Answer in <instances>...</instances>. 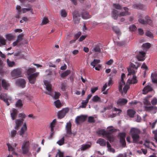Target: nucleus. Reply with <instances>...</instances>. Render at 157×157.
<instances>
[{
	"label": "nucleus",
	"instance_id": "obj_25",
	"mask_svg": "<svg viewBox=\"0 0 157 157\" xmlns=\"http://www.w3.org/2000/svg\"><path fill=\"white\" fill-rule=\"evenodd\" d=\"M97 144H99L101 146H106V141L102 138L99 139L97 141Z\"/></svg>",
	"mask_w": 157,
	"mask_h": 157
},
{
	"label": "nucleus",
	"instance_id": "obj_54",
	"mask_svg": "<svg viewBox=\"0 0 157 157\" xmlns=\"http://www.w3.org/2000/svg\"><path fill=\"white\" fill-rule=\"evenodd\" d=\"M143 47L147 48H149L151 47V44L149 43H147L143 44Z\"/></svg>",
	"mask_w": 157,
	"mask_h": 157
},
{
	"label": "nucleus",
	"instance_id": "obj_32",
	"mask_svg": "<svg viewBox=\"0 0 157 157\" xmlns=\"http://www.w3.org/2000/svg\"><path fill=\"white\" fill-rule=\"evenodd\" d=\"M7 63L9 67H12L15 66V63L13 61H10L9 59H7Z\"/></svg>",
	"mask_w": 157,
	"mask_h": 157
},
{
	"label": "nucleus",
	"instance_id": "obj_1",
	"mask_svg": "<svg viewBox=\"0 0 157 157\" xmlns=\"http://www.w3.org/2000/svg\"><path fill=\"white\" fill-rule=\"evenodd\" d=\"M130 133L133 139L132 142L134 143H137L140 139L139 134L140 132L139 129L135 128L131 129Z\"/></svg>",
	"mask_w": 157,
	"mask_h": 157
},
{
	"label": "nucleus",
	"instance_id": "obj_15",
	"mask_svg": "<svg viewBox=\"0 0 157 157\" xmlns=\"http://www.w3.org/2000/svg\"><path fill=\"white\" fill-rule=\"evenodd\" d=\"M145 54L146 53L144 52H140L136 57L138 60L143 61L145 59L144 57Z\"/></svg>",
	"mask_w": 157,
	"mask_h": 157
},
{
	"label": "nucleus",
	"instance_id": "obj_34",
	"mask_svg": "<svg viewBox=\"0 0 157 157\" xmlns=\"http://www.w3.org/2000/svg\"><path fill=\"white\" fill-rule=\"evenodd\" d=\"M100 59H94L93 61L90 63V65L94 68L96 65L100 63Z\"/></svg>",
	"mask_w": 157,
	"mask_h": 157
},
{
	"label": "nucleus",
	"instance_id": "obj_3",
	"mask_svg": "<svg viewBox=\"0 0 157 157\" xmlns=\"http://www.w3.org/2000/svg\"><path fill=\"white\" fill-rule=\"evenodd\" d=\"M71 124L70 122L67 123L65 127L66 134L65 136L69 138L71 137L72 135H73V137L75 136V134L72 132L71 130Z\"/></svg>",
	"mask_w": 157,
	"mask_h": 157
},
{
	"label": "nucleus",
	"instance_id": "obj_44",
	"mask_svg": "<svg viewBox=\"0 0 157 157\" xmlns=\"http://www.w3.org/2000/svg\"><path fill=\"white\" fill-rule=\"evenodd\" d=\"M113 7L118 10H120L122 8L121 6L118 4H113Z\"/></svg>",
	"mask_w": 157,
	"mask_h": 157
},
{
	"label": "nucleus",
	"instance_id": "obj_9",
	"mask_svg": "<svg viewBox=\"0 0 157 157\" xmlns=\"http://www.w3.org/2000/svg\"><path fill=\"white\" fill-rule=\"evenodd\" d=\"M120 139V143L121 144L123 147H125L126 145L125 138L126 136V134L124 132L120 133L119 134Z\"/></svg>",
	"mask_w": 157,
	"mask_h": 157
},
{
	"label": "nucleus",
	"instance_id": "obj_63",
	"mask_svg": "<svg viewBox=\"0 0 157 157\" xmlns=\"http://www.w3.org/2000/svg\"><path fill=\"white\" fill-rule=\"evenodd\" d=\"M56 122V119L53 120L50 123V127H55Z\"/></svg>",
	"mask_w": 157,
	"mask_h": 157
},
{
	"label": "nucleus",
	"instance_id": "obj_31",
	"mask_svg": "<svg viewBox=\"0 0 157 157\" xmlns=\"http://www.w3.org/2000/svg\"><path fill=\"white\" fill-rule=\"evenodd\" d=\"M91 145V144H83L82 145L81 147L80 148V150L81 151H84L88 148H89L90 147Z\"/></svg>",
	"mask_w": 157,
	"mask_h": 157
},
{
	"label": "nucleus",
	"instance_id": "obj_62",
	"mask_svg": "<svg viewBox=\"0 0 157 157\" xmlns=\"http://www.w3.org/2000/svg\"><path fill=\"white\" fill-rule=\"evenodd\" d=\"M23 35L22 34L19 35L17 36V40L19 42L21 40L23 39Z\"/></svg>",
	"mask_w": 157,
	"mask_h": 157
},
{
	"label": "nucleus",
	"instance_id": "obj_20",
	"mask_svg": "<svg viewBox=\"0 0 157 157\" xmlns=\"http://www.w3.org/2000/svg\"><path fill=\"white\" fill-rule=\"evenodd\" d=\"M23 119H17L16 120V126L15 128V129L18 130V128L23 124Z\"/></svg>",
	"mask_w": 157,
	"mask_h": 157
},
{
	"label": "nucleus",
	"instance_id": "obj_26",
	"mask_svg": "<svg viewBox=\"0 0 157 157\" xmlns=\"http://www.w3.org/2000/svg\"><path fill=\"white\" fill-rule=\"evenodd\" d=\"M2 87L6 90H8L10 86L9 84L4 79H3L2 81Z\"/></svg>",
	"mask_w": 157,
	"mask_h": 157
},
{
	"label": "nucleus",
	"instance_id": "obj_2",
	"mask_svg": "<svg viewBox=\"0 0 157 157\" xmlns=\"http://www.w3.org/2000/svg\"><path fill=\"white\" fill-rule=\"evenodd\" d=\"M136 65L131 63L130 66L128 69V75H134L135 74L136 72L135 70H136L140 66V64L138 63H136Z\"/></svg>",
	"mask_w": 157,
	"mask_h": 157
},
{
	"label": "nucleus",
	"instance_id": "obj_10",
	"mask_svg": "<svg viewBox=\"0 0 157 157\" xmlns=\"http://www.w3.org/2000/svg\"><path fill=\"white\" fill-rule=\"evenodd\" d=\"M69 111L68 108H64L61 110L59 111L58 113V117L59 119L63 118L66 115V113Z\"/></svg>",
	"mask_w": 157,
	"mask_h": 157
},
{
	"label": "nucleus",
	"instance_id": "obj_52",
	"mask_svg": "<svg viewBox=\"0 0 157 157\" xmlns=\"http://www.w3.org/2000/svg\"><path fill=\"white\" fill-rule=\"evenodd\" d=\"M153 106H144V109L147 111H150L153 109Z\"/></svg>",
	"mask_w": 157,
	"mask_h": 157
},
{
	"label": "nucleus",
	"instance_id": "obj_29",
	"mask_svg": "<svg viewBox=\"0 0 157 157\" xmlns=\"http://www.w3.org/2000/svg\"><path fill=\"white\" fill-rule=\"evenodd\" d=\"M133 7L135 9L144 10L145 8V6L143 4H136L133 6Z\"/></svg>",
	"mask_w": 157,
	"mask_h": 157
},
{
	"label": "nucleus",
	"instance_id": "obj_21",
	"mask_svg": "<svg viewBox=\"0 0 157 157\" xmlns=\"http://www.w3.org/2000/svg\"><path fill=\"white\" fill-rule=\"evenodd\" d=\"M124 11L121 12L119 14V16H123L130 14L128 12V8L126 7H124Z\"/></svg>",
	"mask_w": 157,
	"mask_h": 157
},
{
	"label": "nucleus",
	"instance_id": "obj_48",
	"mask_svg": "<svg viewBox=\"0 0 157 157\" xmlns=\"http://www.w3.org/2000/svg\"><path fill=\"white\" fill-rule=\"evenodd\" d=\"M6 37L7 40H10L14 38V36L12 34H9L6 35Z\"/></svg>",
	"mask_w": 157,
	"mask_h": 157
},
{
	"label": "nucleus",
	"instance_id": "obj_51",
	"mask_svg": "<svg viewBox=\"0 0 157 157\" xmlns=\"http://www.w3.org/2000/svg\"><path fill=\"white\" fill-rule=\"evenodd\" d=\"M61 16L63 17H67V14L66 11L64 10H62L61 12Z\"/></svg>",
	"mask_w": 157,
	"mask_h": 157
},
{
	"label": "nucleus",
	"instance_id": "obj_64",
	"mask_svg": "<svg viewBox=\"0 0 157 157\" xmlns=\"http://www.w3.org/2000/svg\"><path fill=\"white\" fill-rule=\"evenodd\" d=\"M88 102L86 100L84 102H82V105L81 106V107L83 108H85L86 107V105L88 103Z\"/></svg>",
	"mask_w": 157,
	"mask_h": 157
},
{
	"label": "nucleus",
	"instance_id": "obj_30",
	"mask_svg": "<svg viewBox=\"0 0 157 157\" xmlns=\"http://www.w3.org/2000/svg\"><path fill=\"white\" fill-rule=\"evenodd\" d=\"M127 113L130 117H133L136 113V112L132 109H130L128 110Z\"/></svg>",
	"mask_w": 157,
	"mask_h": 157
},
{
	"label": "nucleus",
	"instance_id": "obj_39",
	"mask_svg": "<svg viewBox=\"0 0 157 157\" xmlns=\"http://www.w3.org/2000/svg\"><path fill=\"white\" fill-rule=\"evenodd\" d=\"M15 105L17 107H21L23 106V104L22 101L20 99L18 100L17 101Z\"/></svg>",
	"mask_w": 157,
	"mask_h": 157
},
{
	"label": "nucleus",
	"instance_id": "obj_56",
	"mask_svg": "<svg viewBox=\"0 0 157 157\" xmlns=\"http://www.w3.org/2000/svg\"><path fill=\"white\" fill-rule=\"evenodd\" d=\"M146 35L147 36H148L151 38H152L153 36V34L151 33L149 31H147L146 33Z\"/></svg>",
	"mask_w": 157,
	"mask_h": 157
},
{
	"label": "nucleus",
	"instance_id": "obj_18",
	"mask_svg": "<svg viewBox=\"0 0 157 157\" xmlns=\"http://www.w3.org/2000/svg\"><path fill=\"white\" fill-rule=\"evenodd\" d=\"M44 83L46 86L47 90L49 92V93L48 94L47 93H46V94L52 96L51 94V92L52 91L51 85L48 82H44Z\"/></svg>",
	"mask_w": 157,
	"mask_h": 157
},
{
	"label": "nucleus",
	"instance_id": "obj_53",
	"mask_svg": "<svg viewBox=\"0 0 157 157\" xmlns=\"http://www.w3.org/2000/svg\"><path fill=\"white\" fill-rule=\"evenodd\" d=\"M17 134V131L15 130H13L11 132L10 136L12 138H13Z\"/></svg>",
	"mask_w": 157,
	"mask_h": 157
},
{
	"label": "nucleus",
	"instance_id": "obj_12",
	"mask_svg": "<svg viewBox=\"0 0 157 157\" xmlns=\"http://www.w3.org/2000/svg\"><path fill=\"white\" fill-rule=\"evenodd\" d=\"M113 132H114V130L113 129L108 130V134H107L106 136L107 140H108L110 142L113 141L114 140L113 136L111 135V134Z\"/></svg>",
	"mask_w": 157,
	"mask_h": 157
},
{
	"label": "nucleus",
	"instance_id": "obj_43",
	"mask_svg": "<svg viewBox=\"0 0 157 157\" xmlns=\"http://www.w3.org/2000/svg\"><path fill=\"white\" fill-rule=\"evenodd\" d=\"M116 44L119 46H123L125 45V42L124 41H117L116 42Z\"/></svg>",
	"mask_w": 157,
	"mask_h": 157
},
{
	"label": "nucleus",
	"instance_id": "obj_50",
	"mask_svg": "<svg viewBox=\"0 0 157 157\" xmlns=\"http://www.w3.org/2000/svg\"><path fill=\"white\" fill-rule=\"evenodd\" d=\"M94 51L95 52H101V49L100 47L98 45L96 46L94 48Z\"/></svg>",
	"mask_w": 157,
	"mask_h": 157
},
{
	"label": "nucleus",
	"instance_id": "obj_36",
	"mask_svg": "<svg viewBox=\"0 0 157 157\" xmlns=\"http://www.w3.org/2000/svg\"><path fill=\"white\" fill-rule=\"evenodd\" d=\"M55 105L57 108H59L62 106V104L59 100H57L54 102Z\"/></svg>",
	"mask_w": 157,
	"mask_h": 157
},
{
	"label": "nucleus",
	"instance_id": "obj_8",
	"mask_svg": "<svg viewBox=\"0 0 157 157\" xmlns=\"http://www.w3.org/2000/svg\"><path fill=\"white\" fill-rule=\"evenodd\" d=\"M125 77V75L124 73H122L121 75V80L119 82L118 90L121 93H122V88L123 86L125 84V82L124 81V78Z\"/></svg>",
	"mask_w": 157,
	"mask_h": 157
},
{
	"label": "nucleus",
	"instance_id": "obj_60",
	"mask_svg": "<svg viewBox=\"0 0 157 157\" xmlns=\"http://www.w3.org/2000/svg\"><path fill=\"white\" fill-rule=\"evenodd\" d=\"M151 78L152 82L154 83H157V79L155 78V76L151 75Z\"/></svg>",
	"mask_w": 157,
	"mask_h": 157
},
{
	"label": "nucleus",
	"instance_id": "obj_40",
	"mask_svg": "<svg viewBox=\"0 0 157 157\" xmlns=\"http://www.w3.org/2000/svg\"><path fill=\"white\" fill-rule=\"evenodd\" d=\"M92 101L94 102L100 101H101V98L98 95H95L93 98Z\"/></svg>",
	"mask_w": 157,
	"mask_h": 157
},
{
	"label": "nucleus",
	"instance_id": "obj_38",
	"mask_svg": "<svg viewBox=\"0 0 157 157\" xmlns=\"http://www.w3.org/2000/svg\"><path fill=\"white\" fill-rule=\"evenodd\" d=\"M150 98L149 97H147L145 98L144 99V105H151L150 102L149 101Z\"/></svg>",
	"mask_w": 157,
	"mask_h": 157
},
{
	"label": "nucleus",
	"instance_id": "obj_61",
	"mask_svg": "<svg viewBox=\"0 0 157 157\" xmlns=\"http://www.w3.org/2000/svg\"><path fill=\"white\" fill-rule=\"evenodd\" d=\"M60 95V94L59 92H55V95L54 96V98L55 99H57L59 98V96Z\"/></svg>",
	"mask_w": 157,
	"mask_h": 157
},
{
	"label": "nucleus",
	"instance_id": "obj_55",
	"mask_svg": "<svg viewBox=\"0 0 157 157\" xmlns=\"http://www.w3.org/2000/svg\"><path fill=\"white\" fill-rule=\"evenodd\" d=\"M129 29L131 31H134L136 30V27L134 25H132L129 27Z\"/></svg>",
	"mask_w": 157,
	"mask_h": 157
},
{
	"label": "nucleus",
	"instance_id": "obj_13",
	"mask_svg": "<svg viewBox=\"0 0 157 157\" xmlns=\"http://www.w3.org/2000/svg\"><path fill=\"white\" fill-rule=\"evenodd\" d=\"M16 83L17 85L23 88L25 86L26 82L25 79H19L17 80Z\"/></svg>",
	"mask_w": 157,
	"mask_h": 157
},
{
	"label": "nucleus",
	"instance_id": "obj_45",
	"mask_svg": "<svg viewBox=\"0 0 157 157\" xmlns=\"http://www.w3.org/2000/svg\"><path fill=\"white\" fill-rule=\"evenodd\" d=\"M0 43L2 45H5L6 44V40L2 36H0Z\"/></svg>",
	"mask_w": 157,
	"mask_h": 157
},
{
	"label": "nucleus",
	"instance_id": "obj_28",
	"mask_svg": "<svg viewBox=\"0 0 157 157\" xmlns=\"http://www.w3.org/2000/svg\"><path fill=\"white\" fill-rule=\"evenodd\" d=\"M36 69L35 68H29L26 71L28 76L34 73V72L36 71Z\"/></svg>",
	"mask_w": 157,
	"mask_h": 157
},
{
	"label": "nucleus",
	"instance_id": "obj_41",
	"mask_svg": "<svg viewBox=\"0 0 157 157\" xmlns=\"http://www.w3.org/2000/svg\"><path fill=\"white\" fill-rule=\"evenodd\" d=\"M57 143L60 146L63 144L64 143V137H63L60 140L57 142Z\"/></svg>",
	"mask_w": 157,
	"mask_h": 157
},
{
	"label": "nucleus",
	"instance_id": "obj_58",
	"mask_svg": "<svg viewBox=\"0 0 157 157\" xmlns=\"http://www.w3.org/2000/svg\"><path fill=\"white\" fill-rule=\"evenodd\" d=\"M151 104L153 105H155L157 103V99L156 98H154L151 101Z\"/></svg>",
	"mask_w": 157,
	"mask_h": 157
},
{
	"label": "nucleus",
	"instance_id": "obj_17",
	"mask_svg": "<svg viewBox=\"0 0 157 157\" xmlns=\"http://www.w3.org/2000/svg\"><path fill=\"white\" fill-rule=\"evenodd\" d=\"M6 145L8 147V150L9 151L12 152V153L13 155H17V154L15 152L13 146L8 143H7Z\"/></svg>",
	"mask_w": 157,
	"mask_h": 157
},
{
	"label": "nucleus",
	"instance_id": "obj_49",
	"mask_svg": "<svg viewBox=\"0 0 157 157\" xmlns=\"http://www.w3.org/2000/svg\"><path fill=\"white\" fill-rule=\"evenodd\" d=\"M88 122L90 123H93L95 122L94 117L90 116L88 118Z\"/></svg>",
	"mask_w": 157,
	"mask_h": 157
},
{
	"label": "nucleus",
	"instance_id": "obj_59",
	"mask_svg": "<svg viewBox=\"0 0 157 157\" xmlns=\"http://www.w3.org/2000/svg\"><path fill=\"white\" fill-rule=\"evenodd\" d=\"M16 9L18 11V13L20 14L21 11V6L19 5H17L16 7Z\"/></svg>",
	"mask_w": 157,
	"mask_h": 157
},
{
	"label": "nucleus",
	"instance_id": "obj_27",
	"mask_svg": "<svg viewBox=\"0 0 157 157\" xmlns=\"http://www.w3.org/2000/svg\"><path fill=\"white\" fill-rule=\"evenodd\" d=\"M112 29L117 36H120L121 34V32L117 26H114L112 27Z\"/></svg>",
	"mask_w": 157,
	"mask_h": 157
},
{
	"label": "nucleus",
	"instance_id": "obj_5",
	"mask_svg": "<svg viewBox=\"0 0 157 157\" xmlns=\"http://www.w3.org/2000/svg\"><path fill=\"white\" fill-rule=\"evenodd\" d=\"M22 69L21 68L14 69L11 72L12 77L17 78L22 76Z\"/></svg>",
	"mask_w": 157,
	"mask_h": 157
},
{
	"label": "nucleus",
	"instance_id": "obj_22",
	"mask_svg": "<svg viewBox=\"0 0 157 157\" xmlns=\"http://www.w3.org/2000/svg\"><path fill=\"white\" fill-rule=\"evenodd\" d=\"M119 14L118 12L114 9L112 10L111 15L114 20H117Z\"/></svg>",
	"mask_w": 157,
	"mask_h": 157
},
{
	"label": "nucleus",
	"instance_id": "obj_6",
	"mask_svg": "<svg viewBox=\"0 0 157 157\" xmlns=\"http://www.w3.org/2000/svg\"><path fill=\"white\" fill-rule=\"evenodd\" d=\"M39 75V72H36L28 76L27 78L29 82L31 84H34L36 82V78Z\"/></svg>",
	"mask_w": 157,
	"mask_h": 157
},
{
	"label": "nucleus",
	"instance_id": "obj_14",
	"mask_svg": "<svg viewBox=\"0 0 157 157\" xmlns=\"http://www.w3.org/2000/svg\"><path fill=\"white\" fill-rule=\"evenodd\" d=\"M27 130V127L26 123H25L20 130L19 131V135L22 137H24Z\"/></svg>",
	"mask_w": 157,
	"mask_h": 157
},
{
	"label": "nucleus",
	"instance_id": "obj_16",
	"mask_svg": "<svg viewBox=\"0 0 157 157\" xmlns=\"http://www.w3.org/2000/svg\"><path fill=\"white\" fill-rule=\"evenodd\" d=\"M81 16L82 17V18L83 19H87L91 17V16L90 15L89 13L86 11H83V12H81Z\"/></svg>",
	"mask_w": 157,
	"mask_h": 157
},
{
	"label": "nucleus",
	"instance_id": "obj_23",
	"mask_svg": "<svg viewBox=\"0 0 157 157\" xmlns=\"http://www.w3.org/2000/svg\"><path fill=\"white\" fill-rule=\"evenodd\" d=\"M152 88L149 86L147 85L145 87L143 90V94H146L152 90Z\"/></svg>",
	"mask_w": 157,
	"mask_h": 157
},
{
	"label": "nucleus",
	"instance_id": "obj_35",
	"mask_svg": "<svg viewBox=\"0 0 157 157\" xmlns=\"http://www.w3.org/2000/svg\"><path fill=\"white\" fill-rule=\"evenodd\" d=\"M133 75V76L132 79L130 80V82H129L130 84H135L137 82L138 80L136 79V76L135 75Z\"/></svg>",
	"mask_w": 157,
	"mask_h": 157
},
{
	"label": "nucleus",
	"instance_id": "obj_4",
	"mask_svg": "<svg viewBox=\"0 0 157 157\" xmlns=\"http://www.w3.org/2000/svg\"><path fill=\"white\" fill-rule=\"evenodd\" d=\"M29 145L30 144L29 141H24L22 144L21 147L23 154H26L29 153L30 149Z\"/></svg>",
	"mask_w": 157,
	"mask_h": 157
},
{
	"label": "nucleus",
	"instance_id": "obj_42",
	"mask_svg": "<svg viewBox=\"0 0 157 157\" xmlns=\"http://www.w3.org/2000/svg\"><path fill=\"white\" fill-rule=\"evenodd\" d=\"M146 24H147L150 25L151 26H152V21L149 18V17H146Z\"/></svg>",
	"mask_w": 157,
	"mask_h": 157
},
{
	"label": "nucleus",
	"instance_id": "obj_37",
	"mask_svg": "<svg viewBox=\"0 0 157 157\" xmlns=\"http://www.w3.org/2000/svg\"><path fill=\"white\" fill-rule=\"evenodd\" d=\"M70 73V71L67 70L61 74V76L62 78H64L68 75Z\"/></svg>",
	"mask_w": 157,
	"mask_h": 157
},
{
	"label": "nucleus",
	"instance_id": "obj_47",
	"mask_svg": "<svg viewBox=\"0 0 157 157\" xmlns=\"http://www.w3.org/2000/svg\"><path fill=\"white\" fill-rule=\"evenodd\" d=\"M129 88V86L128 85H125L123 88V90H122L123 92L125 94H126ZM122 94H123V93H121Z\"/></svg>",
	"mask_w": 157,
	"mask_h": 157
},
{
	"label": "nucleus",
	"instance_id": "obj_24",
	"mask_svg": "<svg viewBox=\"0 0 157 157\" xmlns=\"http://www.w3.org/2000/svg\"><path fill=\"white\" fill-rule=\"evenodd\" d=\"M17 111L15 109H13L12 112L11 113L10 115L12 119L13 120H15L16 117Z\"/></svg>",
	"mask_w": 157,
	"mask_h": 157
},
{
	"label": "nucleus",
	"instance_id": "obj_19",
	"mask_svg": "<svg viewBox=\"0 0 157 157\" xmlns=\"http://www.w3.org/2000/svg\"><path fill=\"white\" fill-rule=\"evenodd\" d=\"M128 101L124 98H120L117 101V105H122L126 104Z\"/></svg>",
	"mask_w": 157,
	"mask_h": 157
},
{
	"label": "nucleus",
	"instance_id": "obj_7",
	"mask_svg": "<svg viewBox=\"0 0 157 157\" xmlns=\"http://www.w3.org/2000/svg\"><path fill=\"white\" fill-rule=\"evenodd\" d=\"M72 14L74 23L75 24L79 23L80 20V17H81V15L79 12L76 10L75 11L73 12Z\"/></svg>",
	"mask_w": 157,
	"mask_h": 157
},
{
	"label": "nucleus",
	"instance_id": "obj_57",
	"mask_svg": "<svg viewBox=\"0 0 157 157\" xmlns=\"http://www.w3.org/2000/svg\"><path fill=\"white\" fill-rule=\"evenodd\" d=\"M81 33V32H78L74 36V39L76 40L80 36Z\"/></svg>",
	"mask_w": 157,
	"mask_h": 157
},
{
	"label": "nucleus",
	"instance_id": "obj_11",
	"mask_svg": "<svg viewBox=\"0 0 157 157\" xmlns=\"http://www.w3.org/2000/svg\"><path fill=\"white\" fill-rule=\"evenodd\" d=\"M87 117V116L83 115L77 116L75 120L76 123L77 124H78L80 121L82 122H84L86 120Z\"/></svg>",
	"mask_w": 157,
	"mask_h": 157
},
{
	"label": "nucleus",
	"instance_id": "obj_46",
	"mask_svg": "<svg viewBox=\"0 0 157 157\" xmlns=\"http://www.w3.org/2000/svg\"><path fill=\"white\" fill-rule=\"evenodd\" d=\"M151 142L149 141L148 140H146L143 145L146 147L151 148V147L149 146V144Z\"/></svg>",
	"mask_w": 157,
	"mask_h": 157
},
{
	"label": "nucleus",
	"instance_id": "obj_33",
	"mask_svg": "<svg viewBox=\"0 0 157 157\" xmlns=\"http://www.w3.org/2000/svg\"><path fill=\"white\" fill-rule=\"evenodd\" d=\"M108 130L106 132L103 129H101L97 132V133L99 134H101L103 136H106L108 134Z\"/></svg>",
	"mask_w": 157,
	"mask_h": 157
}]
</instances>
